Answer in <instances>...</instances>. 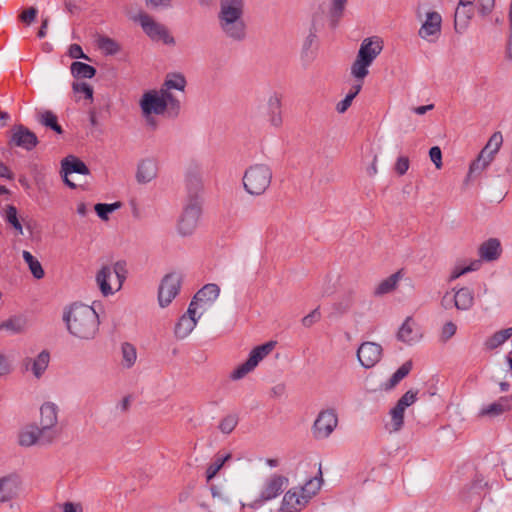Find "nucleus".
<instances>
[{
  "label": "nucleus",
  "instance_id": "obj_1",
  "mask_svg": "<svg viewBox=\"0 0 512 512\" xmlns=\"http://www.w3.org/2000/svg\"><path fill=\"white\" fill-rule=\"evenodd\" d=\"M63 321L69 333L81 340L93 339L99 330V316L86 304L73 303L64 311Z\"/></svg>",
  "mask_w": 512,
  "mask_h": 512
},
{
  "label": "nucleus",
  "instance_id": "obj_2",
  "mask_svg": "<svg viewBox=\"0 0 512 512\" xmlns=\"http://www.w3.org/2000/svg\"><path fill=\"white\" fill-rule=\"evenodd\" d=\"M243 0H221L218 15L223 32L234 40L245 37V25L242 20Z\"/></svg>",
  "mask_w": 512,
  "mask_h": 512
},
{
  "label": "nucleus",
  "instance_id": "obj_3",
  "mask_svg": "<svg viewBox=\"0 0 512 512\" xmlns=\"http://www.w3.org/2000/svg\"><path fill=\"white\" fill-rule=\"evenodd\" d=\"M338 425V415L335 409H324L317 415L313 426L312 435L316 440L327 439Z\"/></svg>",
  "mask_w": 512,
  "mask_h": 512
},
{
  "label": "nucleus",
  "instance_id": "obj_4",
  "mask_svg": "<svg viewBox=\"0 0 512 512\" xmlns=\"http://www.w3.org/2000/svg\"><path fill=\"white\" fill-rule=\"evenodd\" d=\"M135 20L139 22L145 34L153 41H162L164 44H174V38L168 29L155 21L149 14L140 13Z\"/></svg>",
  "mask_w": 512,
  "mask_h": 512
},
{
  "label": "nucleus",
  "instance_id": "obj_5",
  "mask_svg": "<svg viewBox=\"0 0 512 512\" xmlns=\"http://www.w3.org/2000/svg\"><path fill=\"white\" fill-rule=\"evenodd\" d=\"M202 214V203L185 201L178 221V231L183 236L191 235L197 228Z\"/></svg>",
  "mask_w": 512,
  "mask_h": 512
},
{
  "label": "nucleus",
  "instance_id": "obj_6",
  "mask_svg": "<svg viewBox=\"0 0 512 512\" xmlns=\"http://www.w3.org/2000/svg\"><path fill=\"white\" fill-rule=\"evenodd\" d=\"M58 406L53 402H45L40 408V426L47 439L54 441L59 435L57 429Z\"/></svg>",
  "mask_w": 512,
  "mask_h": 512
},
{
  "label": "nucleus",
  "instance_id": "obj_7",
  "mask_svg": "<svg viewBox=\"0 0 512 512\" xmlns=\"http://www.w3.org/2000/svg\"><path fill=\"white\" fill-rule=\"evenodd\" d=\"M282 96L277 93H271L262 108V119L271 127L279 129L283 124L282 117Z\"/></svg>",
  "mask_w": 512,
  "mask_h": 512
},
{
  "label": "nucleus",
  "instance_id": "obj_8",
  "mask_svg": "<svg viewBox=\"0 0 512 512\" xmlns=\"http://www.w3.org/2000/svg\"><path fill=\"white\" fill-rule=\"evenodd\" d=\"M182 277L178 273L167 274L161 281L158 289V301L161 307H167L178 295Z\"/></svg>",
  "mask_w": 512,
  "mask_h": 512
},
{
  "label": "nucleus",
  "instance_id": "obj_9",
  "mask_svg": "<svg viewBox=\"0 0 512 512\" xmlns=\"http://www.w3.org/2000/svg\"><path fill=\"white\" fill-rule=\"evenodd\" d=\"M23 481L19 474L8 473L0 476V503H7L19 497Z\"/></svg>",
  "mask_w": 512,
  "mask_h": 512
},
{
  "label": "nucleus",
  "instance_id": "obj_10",
  "mask_svg": "<svg viewBox=\"0 0 512 512\" xmlns=\"http://www.w3.org/2000/svg\"><path fill=\"white\" fill-rule=\"evenodd\" d=\"M417 400V392L407 391L390 411V431H399L404 424V413L407 407L414 404Z\"/></svg>",
  "mask_w": 512,
  "mask_h": 512
},
{
  "label": "nucleus",
  "instance_id": "obj_11",
  "mask_svg": "<svg viewBox=\"0 0 512 512\" xmlns=\"http://www.w3.org/2000/svg\"><path fill=\"white\" fill-rule=\"evenodd\" d=\"M38 143L39 140L36 134L24 125H15L11 129V136L8 142L9 146L31 151L38 145Z\"/></svg>",
  "mask_w": 512,
  "mask_h": 512
},
{
  "label": "nucleus",
  "instance_id": "obj_12",
  "mask_svg": "<svg viewBox=\"0 0 512 512\" xmlns=\"http://www.w3.org/2000/svg\"><path fill=\"white\" fill-rule=\"evenodd\" d=\"M53 441L51 439H47L36 424H28L23 426L17 436V443L19 446L28 448L34 445H48Z\"/></svg>",
  "mask_w": 512,
  "mask_h": 512
},
{
  "label": "nucleus",
  "instance_id": "obj_13",
  "mask_svg": "<svg viewBox=\"0 0 512 512\" xmlns=\"http://www.w3.org/2000/svg\"><path fill=\"white\" fill-rule=\"evenodd\" d=\"M382 346L375 342H363L357 350V358L364 368L374 367L382 358Z\"/></svg>",
  "mask_w": 512,
  "mask_h": 512
},
{
  "label": "nucleus",
  "instance_id": "obj_14",
  "mask_svg": "<svg viewBox=\"0 0 512 512\" xmlns=\"http://www.w3.org/2000/svg\"><path fill=\"white\" fill-rule=\"evenodd\" d=\"M452 303L459 310L470 309L474 303L473 292L469 288L464 287L456 291L454 294L446 293L442 299V305L445 308H448Z\"/></svg>",
  "mask_w": 512,
  "mask_h": 512
},
{
  "label": "nucleus",
  "instance_id": "obj_15",
  "mask_svg": "<svg viewBox=\"0 0 512 512\" xmlns=\"http://www.w3.org/2000/svg\"><path fill=\"white\" fill-rule=\"evenodd\" d=\"M219 293L220 288L217 284H206L194 295L189 305L197 311L198 309H201V312L203 313L207 308L206 306L210 305L218 298Z\"/></svg>",
  "mask_w": 512,
  "mask_h": 512
},
{
  "label": "nucleus",
  "instance_id": "obj_16",
  "mask_svg": "<svg viewBox=\"0 0 512 512\" xmlns=\"http://www.w3.org/2000/svg\"><path fill=\"white\" fill-rule=\"evenodd\" d=\"M202 315V312L198 311L189 305L187 312L180 317L175 325L174 334L178 339L186 338L197 325V321Z\"/></svg>",
  "mask_w": 512,
  "mask_h": 512
},
{
  "label": "nucleus",
  "instance_id": "obj_17",
  "mask_svg": "<svg viewBox=\"0 0 512 512\" xmlns=\"http://www.w3.org/2000/svg\"><path fill=\"white\" fill-rule=\"evenodd\" d=\"M287 478L281 475L270 476L263 484L258 502L269 501L280 495L287 485Z\"/></svg>",
  "mask_w": 512,
  "mask_h": 512
},
{
  "label": "nucleus",
  "instance_id": "obj_18",
  "mask_svg": "<svg viewBox=\"0 0 512 512\" xmlns=\"http://www.w3.org/2000/svg\"><path fill=\"white\" fill-rule=\"evenodd\" d=\"M140 106L143 114L162 115L167 110L165 102L159 91H149L144 93L140 100Z\"/></svg>",
  "mask_w": 512,
  "mask_h": 512
},
{
  "label": "nucleus",
  "instance_id": "obj_19",
  "mask_svg": "<svg viewBox=\"0 0 512 512\" xmlns=\"http://www.w3.org/2000/svg\"><path fill=\"white\" fill-rule=\"evenodd\" d=\"M61 172L63 173L64 183L70 188L74 189L76 188V184L72 182L68 176L72 173L87 175L89 174V169L87 165L80 159L74 156H68L62 160Z\"/></svg>",
  "mask_w": 512,
  "mask_h": 512
},
{
  "label": "nucleus",
  "instance_id": "obj_20",
  "mask_svg": "<svg viewBox=\"0 0 512 512\" xmlns=\"http://www.w3.org/2000/svg\"><path fill=\"white\" fill-rule=\"evenodd\" d=\"M442 17L438 12H428L426 19L419 29V36L423 39L434 41L441 33Z\"/></svg>",
  "mask_w": 512,
  "mask_h": 512
},
{
  "label": "nucleus",
  "instance_id": "obj_21",
  "mask_svg": "<svg viewBox=\"0 0 512 512\" xmlns=\"http://www.w3.org/2000/svg\"><path fill=\"white\" fill-rule=\"evenodd\" d=\"M309 502V495H305L299 488H292L286 492L282 501V510L285 512H298Z\"/></svg>",
  "mask_w": 512,
  "mask_h": 512
},
{
  "label": "nucleus",
  "instance_id": "obj_22",
  "mask_svg": "<svg viewBox=\"0 0 512 512\" xmlns=\"http://www.w3.org/2000/svg\"><path fill=\"white\" fill-rule=\"evenodd\" d=\"M382 49L383 41L381 38L376 36L365 38L360 45L357 56L361 58L362 61L371 65L376 57L381 53Z\"/></svg>",
  "mask_w": 512,
  "mask_h": 512
},
{
  "label": "nucleus",
  "instance_id": "obj_23",
  "mask_svg": "<svg viewBox=\"0 0 512 512\" xmlns=\"http://www.w3.org/2000/svg\"><path fill=\"white\" fill-rule=\"evenodd\" d=\"M185 187L187 192L185 201L202 203L203 182L199 171L193 170L187 173Z\"/></svg>",
  "mask_w": 512,
  "mask_h": 512
},
{
  "label": "nucleus",
  "instance_id": "obj_24",
  "mask_svg": "<svg viewBox=\"0 0 512 512\" xmlns=\"http://www.w3.org/2000/svg\"><path fill=\"white\" fill-rule=\"evenodd\" d=\"M158 163L154 158H144L137 164L136 181L139 184H147L157 177Z\"/></svg>",
  "mask_w": 512,
  "mask_h": 512
},
{
  "label": "nucleus",
  "instance_id": "obj_25",
  "mask_svg": "<svg viewBox=\"0 0 512 512\" xmlns=\"http://www.w3.org/2000/svg\"><path fill=\"white\" fill-rule=\"evenodd\" d=\"M512 409V398L511 397H500L497 401L490 403L484 406L479 415L487 416V417H497L502 415L505 412H508Z\"/></svg>",
  "mask_w": 512,
  "mask_h": 512
},
{
  "label": "nucleus",
  "instance_id": "obj_26",
  "mask_svg": "<svg viewBox=\"0 0 512 512\" xmlns=\"http://www.w3.org/2000/svg\"><path fill=\"white\" fill-rule=\"evenodd\" d=\"M420 337L419 331L415 328L414 320L411 317H407L397 333L398 340L406 344H413Z\"/></svg>",
  "mask_w": 512,
  "mask_h": 512
},
{
  "label": "nucleus",
  "instance_id": "obj_27",
  "mask_svg": "<svg viewBox=\"0 0 512 512\" xmlns=\"http://www.w3.org/2000/svg\"><path fill=\"white\" fill-rule=\"evenodd\" d=\"M474 15V5H458L454 16V27L457 32H462L468 26V23Z\"/></svg>",
  "mask_w": 512,
  "mask_h": 512
},
{
  "label": "nucleus",
  "instance_id": "obj_28",
  "mask_svg": "<svg viewBox=\"0 0 512 512\" xmlns=\"http://www.w3.org/2000/svg\"><path fill=\"white\" fill-rule=\"evenodd\" d=\"M112 268L109 265L103 266L96 275L97 285L103 296L114 294L117 290L111 285Z\"/></svg>",
  "mask_w": 512,
  "mask_h": 512
},
{
  "label": "nucleus",
  "instance_id": "obj_29",
  "mask_svg": "<svg viewBox=\"0 0 512 512\" xmlns=\"http://www.w3.org/2000/svg\"><path fill=\"white\" fill-rule=\"evenodd\" d=\"M256 368V347L252 348L249 353V358L246 362L237 366L229 375L233 381H238L246 377L250 372Z\"/></svg>",
  "mask_w": 512,
  "mask_h": 512
},
{
  "label": "nucleus",
  "instance_id": "obj_30",
  "mask_svg": "<svg viewBox=\"0 0 512 512\" xmlns=\"http://www.w3.org/2000/svg\"><path fill=\"white\" fill-rule=\"evenodd\" d=\"M357 294L354 290L344 292L338 300L333 304V311L337 315L348 313L355 305Z\"/></svg>",
  "mask_w": 512,
  "mask_h": 512
},
{
  "label": "nucleus",
  "instance_id": "obj_31",
  "mask_svg": "<svg viewBox=\"0 0 512 512\" xmlns=\"http://www.w3.org/2000/svg\"><path fill=\"white\" fill-rule=\"evenodd\" d=\"M479 254L483 260L493 261L499 258L501 254V245L499 240L491 238L479 247Z\"/></svg>",
  "mask_w": 512,
  "mask_h": 512
},
{
  "label": "nucleus",
  "instance_id": "obj_32",
  "mask_svg": "<svg viewBox=\"0 0 512 512\" xmlns=\"http://www.w3.org/2000/svg\"><path fill=\"white\" fill-rule=\"evenodd\" d=\"M36 119L38 123L44 127L53 130L57 134H62L63 129L58 123V117L51 110H39L36 112Z\"/></svg>",
  "mask_w": 512,
  "mask_h": 512
},
{
  "label": "nucleus",
  "instance_id": "obj_33",
  "mask_svg": "<svg viewBox=\"0 0 512 512\" xmlns=\"http://www.w3.org/2000/svg\"><path fill=\"white\" fill-rule=\"evenodd\" d=\"M28 320L24 315H14L0 323V330H6L13 334L22 333L26 330Z\"/></svg>",
  "mask_w": 512,
  "mask_h": 512
},
{
  "label": "nucleus",
  "instance_id": "obj_34",
  "mask_svg": "<svg viewBox=\"0 0 512 512\" xmlns=\"http://www.w3.org/2000/svg\"><path fill=\"white\" fill-rule=\"evenodd\" d=\"M348 0H331L327 18L332 28H335L344 15Z\"/></svg>",
  "mask_w": 512,
  "mask_h": 512
},
{
  "label": "nucleus",
  "instance_id": "obj_35",
  "mask_svg": "<svg viewBox=\"0 0 512 512\" xmlns=\"http://www.w3.org/2000/svg\"><path fill=\"white\" fill-rule=\"evenodd\" d=\"M402 278V272L397 271L386 279L382 280L374 289L375 296H382L394 291Z\"/></svg>",
  "mask_w": 512,
  "mask_h": 512
},
{
  "label": "nucleus",
  "instance_id": "obj_36",
  "mask_svg": "<svg viewBox=\"0 0 512 512\" xmlns=\"http://www.w3.org/2000/svg\"><path fill=\"white\" fill-rule=\"evenodd\" d=\"M49 361H50L49 353L47 351L43 350L42 352H40L38 354V356L34 360H31V359L26 360V369H28V365L30 363H32L31 370L33 372V375L36 378H40L43 375V373L45 372V370L47 369Z\"/></svg>",
  "mask_w": 512,
  "mask_h": 512
},
{
  "label": "nucleus",
  "instance_id": "obj_37",
  "mask_svg": "<svg viewBox=\"0 0 512 512\" xmlns=\"http://www.w3.org/2000/svg\"><path fill=\"white\" fill-rule=\"evenodd\" d=\"M493 160L491 153L487 154V150H482L469 167V177L479 175Z\"/></svg>",
  "mask_w": 512,
  "mask_h": 512
},
{
  "label": "nucleus",
  "instance_id": "obj_38",
  "mask_svg": "<svg viewBox=\"0 0 512 512\" xmlns=\"http://www.w3.org/2000/svg\"><path fill=\"white\" fill-rule=\"evenodd\" d=\"M512 336V327L495 332L484 343L486 349L494 350Z\"/></svg>",
  "mask_w": 512,
  "mask_h": 512
},
{
  "label": "nucleus",
  "instance_id": "obj_39",
  "mask_svg": "<svg viewBox=\"0 0 512 512\" xmlns=\"http://www.w3.org/2000/svg\"><path fill=\"white\" fill-rule=\"evenodd\" d=\"M160 95L165 102V108L169 117H176L180 112V101L169 91L159 90Z\"/></svg>",
  "mask_w": 512,
  "mask_h": 512
},
{
  "label": "nucleus",
  "instance_id": "obj_40",
  "mask_svg": "<svg viewBox=\"0 0 512 512\" xmlns=\"http://www.w3.org/2000/svg\"><path fill=\"white\" fill-rule=\"evenodd\" d=\"M71 74L75 78L90 79L95 76L96 69L86 63L75 61L71 64Z\"/></svg>",
  "mask_w": 512,
  "mask_h": 512
},
{
  "label": "nucleus",
  "instance_id": "obj_41",
  "mask_svg": "<svg viewBox=\"0 0 512 512\" xmlns=\"http://www.w3.org/2000/svg\"><path fill=\"white\" fill-rule=\"evenodd\" d=\"M122 360L121 364L124 368H131L137 360V350L131 343L125 342L121 345Z\"/></svg>",
  "mask_w": 512,
  "mask_h": 512
},
{
  "label": "nucleus",
  "instance_id": "obj_42",
  "mask_svg": "<svg viewBox=\"0 0 512 512\" xmlns=\"http://www.w3.org/2000/svg\"><path fill=\"white\" fill-rule=\"evenodd\" d=\"M272 180V170L266 164L258 165V195L263 193Z\"/></svg>",
  "mask_w": 512,
  "mask_h": 512
},
{
  "label": "nucleus",
  "instance_id": "obj_43",
  "mask_svg": "<svg viewBox=\"0 0 512 512\" xmlns=\"http://www.w3.org/2000/svg\"><path fill=\"white\" fill-rule=\"evenodd\" d=\"M412 369V362L406 361L399 367L396 372L391 376L389 381L385 384V389L390 390L394 388L402 379H404Z\"/></svg>",
  "mask_w": 512,
  "mask_h": 512
},
{
  "label": "nucleus",
  "instance_id": "obj_44",
  "mask_svg": "<svg viewBox=\"0 0 512 512\" xmlns=\"http://www.w3.org/2000/svg\"><path fill=\"white\" fill-rule=\"evenodd\" d=\"M23 259L28 264L32 275L36 279H42L44 277V270L41 263L29 252L23 251Z\"/></svg>",
  "mask_w": 512,
  "mask_h": 512
},
{
  "label": "nucleus",
  "instance_id": "obj_45",
  "mask_svg": "<svg viewBox=\"0 0 512 512\" xmlns=\"http://www.w3.org/2000/svg\"><path fill=\"white\" fill-rule=\"evenodd\" d=\"M185 86H186V80L183 75L172 74V75L167 76L161 89H164L165 91H167V90L170 91L171 89L183 91Z\"/></svg>",
  "mask_w": 512,
  "mask_h": 512
},
{
  "label": "nucleus",
  "instance_id": "obj_46",
  "mask_svg": "<svg viewBox=\"0 0 512 512\" xmlns=\"http://www.w3.org/2000/svg\"><path fill=\"white\" fill-rule=\"evenodd\" d=\"M369 66H371L369 63L362 61L361 58H359L357 56L355 61L353 62L352 66H351V74L358 81H363L364 78L369 73V71H368Z\"/></svg>",
  "mask_w": 512,
  "mask_h": 512
},
{
  "label": "nucleus",
  "instance_id": "obj_47",
  "mask_svg": "<svg viewBox=\"0 0 512 512\" xmlns=\"http://www.w3.org/2000/svg\"><path fill=\"white\" fill-rule=\"evenodd\" d=\"M121 206V202H114L110 204L98 203L94 206V210L102 220L107 221L109 219V214L116 211Z\"/></svg>",
  "mask_w": 512,
  "mask_h": 512
},
{
  "label": "nucleus",
  "instance_id": "obj_48",
  "mask_svg": "<svg viewBox=\"0 0 512 512\" xmlns=\"http://www.w3.org/2000/svg\"><path fill=\"white\" fill-rule=\"evenodd\" d=\"M5 220L11 224L19 234H23V227L18 219V212L15 206L7 205L5 209Z\"/></svg>",
  "mask_w": 512,
  "mask_h": 512
},
{
  "label": "nucleus",
  "instance_id": "obj_49",
  "mask_svg": "<svg viewBox=\"0 0 512 512\" xmlns=\"http://www.w3.org/2000/svg\"><path fill=\"white\" fill-rule=\"evenodd\" d=\"M111 268L112 276L115 275L117 280L116 290H119L122 287L124 280L126 279V263L123 261H118L113 266H111Z\"/></svg>",
  "mask_w": 512,
  "mask_h": 512
},
{
  "label": "nucleus",
  "instance_id": "obj_50",
  "mask_svg": "<svg viewBox=\"0 0 512 512\" xmlns=\"http://www.w3.org/2000/svg\"><path fill=\"white\" fill-rule=\"evenodd\" d=\"M503 138L500 132H495L489 139L487 145L482 150H487V154L491 153V155L494 157L495 154L498 152L501 144H502Z\"/></svg>",
  "mask_w": 512,
  "mask_h": 512
},
{
  "label": "nucleus",
  "instance_id": "obj_51",
  "mask_svg": "<svg viewBox=\"0 0 512 512\" xmlns=\"http://www.w3.org/2000/svg\"><path fill=\"white\" fill-rule=\"evenodd\" d=\"M321 478L314 477L307 481L305 485L301 488H299L301 491L305 493V495H309V500L312 498L313 495L316 494V492L321 487Z\"/></svg>",
  "mask_w": 512,
  "mask_h": 512
},
{
  "label": "nucleus",
  "instance_id": "obj_52",
  "mask_svg": "<svg viewBox=\"0 0 512 512\" xmlns=\"http://www.w3.org/2000/svg\"><path fill=\"white\" fill-rule=\"evenodd\" d=\"M481 261L480 260H473L468 266H456L451 274L452 279H456L460 277L461 275L470 272V271H476L480 268Z\"/></svg>",
  "mask_w": 512,
  "mask_h": 512
},
{
  "label": "nucleus",
  "instance_id": "obj_53",
  "mask_svg": "<svg viewBox=\"0 0 512 512\" xmlns=\"http://www.w3.org/2000/svg\"><path fill=\"white\" fill-rule=\"evenodd\" d=\"M243 187L249 194H255V173L252 167L247 169L243 176Z\"/></svg>",
  "mask_w": 512,
  "mask_h": 512
},
{
  "label": "nucleus",
  "instance_id": "obj_54",
  "mask_svg": "<svg viewBox=\"0 0 512 512\" xmlns=\"http://www.w3.org/2000/svg\"><path fill=\"white\" fill-rule=\"evenodd\" d=\"M99 46L108 54H116L119 51V45L109 37H102L99 39Z\"/></svg>",
  "mask_w": 512,
  "mask_h": 512
},
{
  "label": "nucleus",
  "instance_id": "obj_55",
  "mask_svg": "<svg viewBox=\"0 0 512 512\" xmlns=\"http://www.w3.org/2000/svg\"><path fill=\"white\" fill-rule=\"evenodd\" d=\"M325 11L322 6H319L312 14L311 25L314 31H317L324 25Z\"/></svg>",
  "mask_w": 512,
  "mask_h": 512
},
{
  "label": "nucleus",
  "instance_id": "obj_56",
  "mask_svg": "<svg viewBox=\"0 0 512 512\" xmlns=\"http://www.w3.org/2000/svg\"><path fill=\"white\" fill-rule=\"evenodd\" d=\"M75 93H81L88 100L93 99V88L85 82H74L72 85Z\"/></svg>",
  "mask_w": 512,
  "mask_h": 512
},
{
  "label": "nucleus",
  "instance_id": "obj_57",
  "mask_svg": "<svg viewBox=\"0 0 512 512\" xmlns=\"http://www.w3.org/2000/svg\"><path fill=\"white\" fill-rule=\"evenodd\" d=\"M229 456L227 457H219L217 458L213 463H211L207 470H206V477H207V481H210L212 478H214L216 476V474L218 473V471L221 469V467L223 466L225 460L228 458Z\"/></svg>",
  "mask_w": 512,
  "mask_h": 512
},
{
  "label": "nucleus",
  "instance_id": "obj_58",
  "mask_svg": "<svg viewBox=\"0 0 512 512\" xmlns=\"http://www.w3.org/2000/svg\"><path fill=\"white\" fill-rule=\"evenodd\" d=\"M321 319V313L319 308H315L308 315L304 316L301 323L304 327L309 328Z\"/></svg>",
  "mask_w": 512,
  "mask_h": 512
},
{
  "label": "nucleus",
  "instance_id": "obj_59",
  "mask_svg": "<svg viewBox=\"0 0 512 512\" xmlns=\"http://www.w3.org/2000/svg\"><path fill=\"white\" fill-rule=\"evenodd\" d=\"M277 341L270 340L265 344L258 345V362L268 356L276 347Z\"/></svg>",
  "mask_w": 512,
  "mask_h": 512
},
{
  "label": "nucleus",
  "instance_id": "obj_60",
  "mask_svg": "<svg viewBox=\"0 0 512 512\" xmlns=\"http://www.w3.org/2000/svg\"><path fill=\"white\" fill-rule=\"evenodd\" d=\"M236 424L237 421L234 416H227L220 422L219 428L223 433L228 434L233 431Z\"/></svg>",
  "mask_w": 512,
  "mask_h": 512
},
{
  "label": "nucleus",
  "instance_id": "obj_61",
  "mask_svg": "<svg viewBox=\"0 0 512 512\" xmlns=\"http://www.w3.org/2000/svg\"><path fill=\"white\" fill-rule=\"evenodd\" d=\"M479 13L483 16L490 14L494 8L495 0H477Z\"/></svg>",
  "mask_w": 512,
  "mask_h": 512
},
{
  "label": "nucleus",
  "instance_id": "obj_62",
  "mask_svg": "<svg viewBox=\"0 0 512 512\" xmlns=\"http://www.w3.org/2000/svg\"><path fill=\"white\" fill-rule=\"evenodd\" d=\"M36 16H37V9L34 7H30L28 9L24 10L19 15V18L23 23L30 25L32 22H34V20L36 19Z\"/></svg>",
  "mask_w": 512,
  "mask_h": 512
},
{
  "label": "nucleus",
  "instance_id": "obj_63",
  "mask_svg": "<svg viewBox=\"0 0 512 512\" xmlns=\"http://www.w3.org/2000/svg\"><path fill=\"white\" fill-rule=\"evenodd\" d=\"M409 166L410 162L408 157L400 156L395 163V171L402 176L408 171Z\"/></svg>",
  "mask_w": 512,
  "mask_h": 512
},
{
  "label": "nucleus",
  "instance_id": "obj_64",
  "mask_svg": "<svg viewBox=\"0 0 512 512\" xmlns=\"http://www.w3.org/2000/svg\"><path fill=\"white\" fill-rule=\"evenodd\" d=\"M456 330L457 326L453 322L449 321L445 323L441 333L442 340L447 341L448 339H450L452 336L455 335Z\"/></svg>",
  "mask_w": 512,
  "mask_h": 512
}]
</instances>
